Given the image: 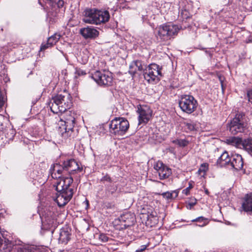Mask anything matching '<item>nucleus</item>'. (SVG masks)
Masks as SVG:
<instances>
[{"label": "nucleus", "mask_w": 252, "mask_h": 252, "mask_svg": "<svg viewBox=\"0 0 252 252\" xmlns=\"http://www.w3.org/2000/svg\"><path fill=\"white\" fill-rule=\"evenodd\" d=\"M61 38V35L57 33L54 34L48 38L47 42L46 44L42 45L40 48L41 50L52 47L55 45Z\"/></svg>", "instance_id": "obj_20"}, {"label": "nucleus", "mask_w": 252, "mask_h": 252, "mask_svg": "<svg viewBox=\"0 0 252 252\" xmlns=\"http://www.w3.org/2000/svg\"><path fill=\"white\" fill-rule=\"evenodd\" d=\"M76 73L80 76V75H84L85 74H86V73L85 72V71L84 70H83L82 69H77L76 70Z\"/></svg>", "instance_id": "obj_35"}, {"label": "nucleus", "mask_w": 252, "mask_h": 252, "mask_svg": "<svg viewBox=\"0 0 252 252\" xmlns=\"http://www.w3.org/2000/svg\"><path fill=\"white\" fill-rule=\"evenodd\" d=\"M220 82L221 83V88H222V92L224 91V87L223 86V80L222 79H221V78L220 77Z\"/></svg>", "instance_id": "obj_39"}, {"label": "nucleus", "mask_w": 252, "mask_h": 252, "mask_svg": "<svg viewBox=\"0 0 252 252\" xmlns=\"http://www.w3.org/2000/svg\"><path fill=\"white\" fill-rule=\"evenodd\" d=\"M137 112L139 114V124L147 123L152 117V111L147 105H139Z\"/></svg>", "instance_id": "obj_13"}, {"label": "nucleus", "mask_w": 252, "mask_h": 252, "mask_svg": "<svg viewBox=\"0 0 252 252\" xmlns=\"http://www.w3.org/2000/svg\"><path fill=\"white\" fill-rule=\"evenodd\" d=\"M244 165V161L242 156L239 154H235L231 156L229 166L236 170L241 169Z\"/></svg>", "instance_id": "obj_17"}, {"label": "nucleus", "mask_w": 252, "mask_h": 252, "mask_svg": "<svg viewBox=\"0 0 252 252\" xmlns=\"http://www.w3.org/2000/svg\"><path fill=\"white\" fill-rule=\"evenodd\" d=\"M135 222V217L133 214L126 213L121 215L117 219H116L114 223L117 226V229L123 230L134 225Z\"/></svg>", "instance_id": "obj_11"}, {"label": "nucleus", "mask_w": 252, "mask_h": 252, "mask_svg": "<svg viewBox=\"0 0 252 252\" xmlns=\"http://www.w3.org/2000/svg\"><path fill=\"white\" fill-rule=\"evenodd\" d=\"M242 208L248 214L252 216V194L247 195L242 204Z\"/></svg>", "instance_id": "obj_21"}, {"label": "nucleus", "mask_w": 252, "mask_h": 252, "mask_svg": "<svg viewBox=\"0 0 252 252\" xmlns=\"http://www.w3.org/2000/svg\"><path fill=\"white\" fill-rule=\"evenodd\" d=\"M231 157H230L227 152H223L221 155L219 157L217 160V164L220 166H229V163L230 161Z\"/></svg>", "instance_id": "obj_22"}, {"label": "nucleus", "mask_w": 252, "mask_h": 252, "mask_svg": "<svg viewBox=\"0 0 252 252\" xmlns=\"http://www.w3.org/2000/svg\"><path fill=\"white\" fill-rule=\"evenodd\" d=\"M189 192V188H187L183 190V193L185 194L186 195H188Z\"/></svg>", "instance_id": "obj_38"}, {"label": "nucleus", "mask_w": 252, "mask_h": 252, "mask_svg": "<svg viewBox=\"0 0 252 252\" xmlns=\"http://www.w3.org/2000/svg\"><path fill=\"white\" fill-rule=\"evenodd\" d=\"M245 114L237 112L235 117L227 124V128L232 134L244 132L247 127Z\"/></svg>", "instance_id": "obj_3"}, {"label": "nucleus", "mask_w": 252, "mask_h": 252, "mask_svg": "<svg viewBox=\"0 0 252 252\" xmlns=\"http://www.w3.org/2000/svg\"><path fill=\"white\" fill-rule=\"evenodd\" d=\"M58 226L56 214L52 211L44 212L42 218V228L45 230H54Z\"/></svg>", "instance_id": "obj_12"}, {"label": "nucleus", "mask_w": 252, "mask_h": 252, "mask_svg": "<svg viewBox=\"0 0 252 252\" xmlns=\"http://www.w3.org/2000/svg\"><path fill=\"white\" fill-rule=\"evenodd\" d=\"M191 222H199L198 224H195L196 226L199 227H204L206 226L209 222L208 219L203 217H199L195 219H193L191 220Z\"/></svg>", "instance_id": "obj_23"}, {"label": "nucleus", "mask_w": 252, "mask_h": 252, "mask_svg": "<svg viewBox=\"0 0 252 252\" xmlns=\"http://www.w3.org/2000/svg\"><path fill=\"white\" fill-rule=\"evenodd\" d=\"M79 33L85 39H94L98 36L99 32L91 26L81 28Z\"/></svg>", "instance_id": "obj_16"}, {"label": "nucleus", "mask_w": 252, "mask_h": 252, "mask_svg": "<svg viewBox=\"0 0 252 252\" xmlns=\"http://www.w3.org/2000/svg\"><path fill=\"white\" fill-rule=\"evenodd\" d=\"M70 164L71 167L69 172V174H74L76 171L80 172L83 169V168L82 167H80L78 163L74 159L73 162H71Z\"/></svg>", "instance_id": "obj_25"}, {"label": "nucleus", "mask_w": 252, "mask_h": 252, "mask_svg": "<svg viewBox=\"0 0 252 252\" xmlns=\"http://www.w3.org/2000/svg\"><path fill=\"white\" fill-rule=\"evenodd\" d=\"M205 192L207 195H209V191L207 189H205Z\"/></svg>", "instance_id": "obj_41"}, {"label": "nucleus", "mask_w": 252, "mask_h": 252, "mask_svg": "<svg viewBox=\"0 0 252 252\" xmlns=\"http://www.w3.org/2000/svg\"><path fill=\"white\" fill-rule=\"evenodd\" d=\"M75 119L73 116H70L69 118H66L64 126L60 127V131L63 136L66 138L71 135L73 131Z\"/></svg>", "instance_id": "obj_14"}, {"label": "nucleus", "mask_w": 252, "mask_h": 252, "mask_svg": "<svg viewBox=\"0 0 252 252\" xmlns=\"http://www.w3.org/2000/svg\"><path fill=\"white\" fill-rule=\"evenodd\" d=\"M143 66L144 64L141 61H134L129 65L128 72L132 76H134L137 70L140 71L144 70Z\"/></svg>", "instance_id": "obj_18"}, {"label": "nucleus", "mask_w": 252, "mask_h": 252, "mask_svg": "<svg viewBox=\"0 0 252 252\" xmlns=\"http://www.w3.org/2000/svg\"><path fill=\"white\" fill-rule=\"evenodd\" d=\"M189 188V189H190L191 188H192V186L191 185H189V187H188Z\"/></svg>", "instance_id": "obj_43"}, {"label": "nucleus", "mask_w": 252, "mask_h": 252, "mask_svg": "<svg viewBox=\"0 0 252 252\" xmlns=\"http://www.w3.org/2000/svg\"><path fill=\"white\" fill-rule=\"evenodd\" d=\"M147 246L146 245H142L140 248L135 250V252H142L146 249Z\"/></svg>", "instance_id": "obj_34"}, {"label": "nucleus", "mask_w": 252, "mask_h": 252, "mask_svg": "<svg viewBox=\"0 0 252 252\" xmlns=\"http://www.w3.org/2000/svg\"><path fill=\"white\" fill-rule=\"evenodd\" d=\"M108 237L104 234H100L98 236V239L102 242H106L108 240Z\"/></svg>", "instance_id": "obj_29"}, {"label": "nucleus", "mask_w": 252, "mask_h": 252, "mask_svg": "<svg viewBox=\"0 0 252 252\" xmlns=\"http://www.w3.org/2000/svg\"><path fill=\"white\" fill-rule=\"evenodd\" d=\"M189 144V141L186 139H179L178 142V146L182 147L187 146Z\"/></svg>", "instance_id": "obj_30"}, {"label": "nucleus", "mask_w": 252, "mask_h": 252, "mask_svg": "<svg viewBox=\"0 0 252 252\" xmlns=\"http://www.w3.org/2000/svg\"><path fill=\"white\" fill-rule=\"evenodd\" d=\"M179 30L178 26L173 24H163L158 27L156 31L157 40L167 41L176 35Z\"/></svg>", "instance_id": "obj_5"}, {"label": "nucleus", "mask_w": 252, "mask_h": 252, "mask_svg": "<svg viewBox=\"0 0 252 252\" xmlns=\"http://www.w3.org/2000/svg\"><path fill=\"white\" fill-rule=\"evenodd\" d=\"M71 233L70 229L68 227H63L60 230L59 243L63 244H66L70 239Z\"/></svg>", "instance_id": "obj_19"}, {"label": "nucleus", "mask_w": 252, "mask_h": 252, "mask_svg": "<svg viewBox=\"0 0 252 252\" xmlns=\"http://www.w3.org/2000/svg\"><path fill=\"white\" fill-rule=\"evenodd\" d=\"M161 68L156 63L149 64L144 70V78L150 83H157L162 76Z\"/></svg>", "instance_id": "obj_8"}, {"label": "nucleus", "mask_w": 252, "mask_h": 252, "mask_svg": "<svg viewBox=\"0 0 252 252\" xmlns=\"http://www.w3.org/2000/svg\"><path fill=\"white\" fill-rule=\"evenodd\" d=\"M86 202H87V204L88 205V204H89V201H88V200H86Z\"/></svg>", "instance_id": "obj_44"}, {"label": "nucleus", "mask_w": 252, "mask_h": 252, "mask_svg": "<svg viewBox=\"0 0 252 252\" xmlns=\"http://www.w3.org/2000/svg\"><path fill=\"white\" fill-rule=\"evenodd\" d=\"M129 127L128 121L122 117H116L109 124L110 132L115 136H123Z\"/></svg>", "instance_id": "obj_4"}, {"label": "nucleus", "mask_w": 252, "mask_h": 252, "mask_svg": "<svg viewBox=\"0 0 252 252\" xmlns=\"http://www.w3.org/2000/svg\"><path fill=\"white\" fill-rule=\"evenodd\" d=\"M248 9L250 10H251L252 11V6H250L249 8H248Z\"/></svg>", "instance_id": "obj_42"}, {"label": "nucleus", "mask_w": 252, "mask_h": 252, "mask_svg": "<svg viewBox=\"0 0 252 252\" xmlns=\"http://www.w3.org/2000/svg\"><path fill=\"white\" fill-rule=\"evenodd\" d=\"M247 96L249 101L252 104V90L248 91L247 93Z\"/></svg>", "instance_id": "obj_33"}, {"label": "nucleus", "mask_w": 252, "mask_h": 252, "mask_svg": "<svg viewBox=\"0 0 252 252\" xmlns=\"http://www.w3.org/2000/svg\"><path fill=\"white\" fill-rule=\"evenodd\" d=\"M186 126H187V128L190 131H192L195 128L194 125L192 123H187L186 124Z\"/></svg>", "instance_id": "obj_32"}, {"label": "nucleus", "mask_w": 252, "mask_h": 252, "mask_svg": "<svg viewBox=\"0 0 252 252\" xmlns=\"http://www.w3.org/2000/svg\"><path fill=\"white\" fill-rule=\"evenodd\" d=\"M179 105L182 111L190 114L196 109L198 103L193 96L184 94L181 96Z\"/></svg>", "instance_id": "obj_7"}, {"label": "nucleus", "mask_w": 252, "mask_h": 252, "mask_svg": "<svg viewBox=\"0 0 252 252\" xmlns=\"http://www.w3.org/2000/svg\"><path fill=\"white\" fill-rule=\"evenodd\" d=\"M91 77L99 86L108 87L112 85V73L109 71H96L92 74Z\"/></svg>", "instance_id": "obj_9"}, {"label": "nucleus", "mask_w": 252, "mask_h": 252, "mask_svg": "<svg viewBox=\"0 0 252 252\" xmlns=\"http://www.w3.org/2000/svg\"><path fill=\"white\" fill-rule=\"evenodd\" d=\"M88 62V57H85L84 58L82 59L81 63L82 64H85Z\"/></svg>", "instance_id": "obj_37"}, {"label": "nucleus", "mask_w": 252, "mask_h": 252, "mask_svg": "<svg viewBox=\"0 0 252 252\" xmlns=\"http://www.w3.org/2000/svg\"><path fill=\"white\" fill-rule=\"evenodd\" d=\"M154 168L158 172L160 180L168 178L172 173L171 169L160 161L154 164Z\"/></svg>", "instance_id": "obj_15"}, {"label": "nucleus", "mask_w": 252, "mask_h": 252, "mask_svg": "<svg viewBox=\"0 0 252 252\" xmlns=\"http://www.w3.org/2000/svg\"><path fill=\"white\" fill-rule=\"evenodd\" d=\"M73 160H74V159H67L65 161H64L63 162V166L64 170L66 174L67 173H69L70 169L71 167L70 163H71V162H73Z\"/></svg>", "instance_id": "obj_27"}, {"label": "nucleus", "mask_w": 252, "mask_h": 252, "mask_svg": "<svg viewBox=\"0 0 252 252\" xmlns=\"http://www.w3.org/2000/svg\"><path fill=\"white\" fill-rule=\"evenodd\" d=\"M64 3L63 0H59L57 2V6L59 8H62L64 5Z\"/></svg>", "instance_id": "obj_36"}, {"label": "nucleus", "mask_w": 252, "mask_h": 252, "mask_svg": "<svg viewBox=\"0 0 252 252\" xmlns=\"http://www.w3.org/2000/svg\"><path fill=\"white\" fill-rule=\"evenodd\" d=\"M49 173L52 178L56 179L54 186L57 191L55 201L60 207L65 205L71 199L73 195V189L70 188L73 179L71 177H63L66 174L63 166L56 163L52 165Z\"/></svg>", "instance_id": "obj_1"}, {"label": "nucleus", "mask_w": 252, "mask_h": 252, "mask_svg": "<svg viewBox=\"0 0 252 252\" xmlns=\"http://www.w3.org/2000/svg\"><path fill=\"white\" fill-rule=\"evenodd\" d=\"M101 182H109V183H111L112 182V179L111 178H110V177L106 174L105 176H103L101 179Z\"/></svg>", "instance_id": "obj_31"}, {"label": "nucleus", "mask_w": 252, "mask_h": 252, "mask_svg": "<svg viewBox=\"0 0 252 252\" xmlns=\"http://www.w3.org/2000/svg\"><path fill=\"white\" fill-rule=\"evenodd\" d=\"M161 195L164 198L169 199L177 197L178 192L176 191H173L172 192L167 191L162 193Z\"/></svg>", "instance_id": "obj_26"}, {"label": "nucleus", "mask_w": 252, "mask_h": 252, "mask_svg": "<svg viewBox=\"0 0 252 252\" xmlns=\"http://www.w3.org/2000/svg\"><path fill=\"white\" fill-rule=\"evenodd\" d=\"M179 139H176L172 141V142L175 144L178 145Z\"/></svg>", "instance_id": "obj_40"}, {"label": "nucleus", "mask_w": 252, "mask_h": 252, "mask_svg": "<svg viewBox=\"0 0 252 252\" xmlns=\"http://www.w3.org/2000/svg\"><path fill=\"white\" fill-rule=\"evenodd\" d=\"M70 104L66 102L65 96L62 94H57L53 96L49 103L51 110L55 114L65 112L70 108Z\"/></svg>", "instance_id": "obj_6"}, {"label": "nucleus", "mask_w": 252, "mask_h": 252, "mask_svg": "<svg viewBox=\"0 0 252 252\" xmlns=\"http://www.w3.org/2000/svg\"><path fill=\"white\" fill-rule=\"evenodd\" d=\"M226 142L238 148L244 149L252 157V139L243 140L238 137H231L226 139Z\"/></svg>", "instance_id": "obj_10"}, {"label": "nucleus", "mask_w": 252, "mask_h": 252, "mask_svg": "<svg viewBox=\"0 0 252 252\" xmlns=\"http://www.w3.org/2000/svg\"><path fill=\"white\" fill-rule=\"evenodd\" d=\"M36 247L32 245H24L18 249V252H36Z\"/></svg>", "instance_id": "obj_24"}, {"label": "nucleus", "mask_w": 252, "mask_h": 252, "mask_svg": "<svg viewBox=\"0 0 252 252\" xmlns=\"http://www.w3.org/2000/svg\"><path fill=\"white\" fill-rule=\"evenodd\" d=\"M110 17L109 13L107 10L89 8L84 11L83 21L86 23L100 25L108 22Z\"/></svg>", "instance_id": "obj_2"}, {"label": "nucleus", "mask_w": 252, "mask_h": 252, "mask_svg": "<svg viewBox=\"0 0 252 252\" xmlns=\"http://www.w3.org/2000/svg\"><path fill=\"white\" fill-rule=\"evenodd\" d=\"M15 135L14 131L12 129H10L9 131L5 134V137L8 140H12Z\"/></svg>", "instance_id": "obj_28"}]
</instances>
